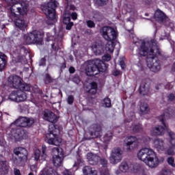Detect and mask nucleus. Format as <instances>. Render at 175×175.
Here are the masks:
<instances>
[{
	"instance_id": "nucleus-1",
	"label": "nucleus",
	"mask_w": 175,
	"mask_h": 175,
	"mask_svg": "<svg viewBox=\"0 0 175 175\" xmlns=\"http://www.w3.org/2000/svg\"><path fill=\"white\" fill-rule=\"evenodd\" d=\"M133 43L138 47L137 53L139 55L142 57L147 56L146 64L152 72H158L161 69V65L159 62L155 59L157 53L154 52V48L157 46L155 40H151L150 42H146L144 40L139 39L137 37H133Z\"/></svg>"
},
{
	"instance_id": "nucleus-2",
	"label": "nucleus",
	"mask_w": 175,
	"mask_h": 175,
	"mask_svg": "<svg viewBox=\"0 0 175 175\" xmlns=\"http://www.w3.org/2000/svg\"><path fill=\"white\" fill-rule=\"evenodd\" d=\"M173 114V110L171 109H167L164 114L159 118L161 122L162 123V126L159 125L156 126L150 130V135L152 136H163L165 135V132H167L168 136L170 138L171 147L167 150V154L168 155H174V150H175V133L169 129V127L165 123V120H167V118H170Z\"/></svg>"
},
{
	"instance_id": "nucleus-3",
	"label": "nucleus",
	"mask_w": 175,
	"mask_h": 175,
	"mask_svg": "<svg viewBox=\"0 0 175 175\" xmlns=\"http://www.w3.org/2000/svg\"><path fill=\"white\" fill-rule=\"evenodd\" d=\"M35 120L32 118H25L21 117L18 120H16L14 123L11 124V128L7 131V133L8 135V137L12 140H15V142H20V140H23L24 139V131L17 129H14L16 126H21L23 128H25L27 126H31Z\"/></svg>"
},
{
	"instance_id": "nucleus-4",
	"label": "nucleus",
	"mask_w": 175,
	"mask_h": 175,
	"mask_svg": "<svg viewBox=\"0 0 175 175\" xmlns=\"http://www.w3.org/2000/svg\"><path fill=\"white\" fill-rule=\"evenodd\" d=\"M137 157L149 167H157L159 164V160L157 157L155 152L150 148H143L139 150Z\"/></svg>"
},
{
	"instance_id": "nucleus-5",
	"label": "nucleus",
	"mask_w": 175,
	"mask_h": 175,
	"mask_svg": "<svg viewBox=\"0 0 175 175\" xmlns=\"http://www.w3.org/2000/svg\"><path fill=\"white\" fill-rule=\"evenodd\" d=\"M9 3V16L10 18H16L17 13L21 16H27L28 13V4L20 0H4Z\"/></svg>"
},
{
	"instance_id": "nucleus-6",
	"label": "nucleus",
	"mask_w": 175,
	"mask_h": 175,
	"mask_svg": "<svg viewBox=\"0 0 175 175\" xmlns=\"http://www.w3.org/2000/svg\"><path fill=\"white\" fill-rule=\"evenodd\" d=\"M87 76H96L99 72H106L107 66L102 60L94 59L84 63L83 66Z\"/></svg>"
},
{
	"instance_id": "nucleus-7",
	"label": "nucleus",
	"mask_w": 175,
	"mask_h": 175,
	"mask_svg": "<svg viewBox=\"0 0 175 175\" xmlns=\"http://www.w3.org/2000/svg\"><path fill=\"white\" fill-rule=\"evenodd\" d=\"M103 38L107 40L108 43L105 45V51L107 53L114 51V42L117 38V32L110 27H104L100 30Z\"/></svg>"
},
{
	"instance_id": "nucleus-8",
	"label": "nucleus",
	"mask_w": 175,
	"mask_h": 175,
	"mask_svg": "<svg viewBox=\"0 0 175 175\" xmlns=\"http://www.w3.org/2000/svg\"><path fill=\"white\" fill-rule=\"evenodd\" d=\"M55 8L57 3L51 1L42 6V10L43 13L46 14L49 18L48 24L53 25L57 23V16L55 15Z\"/></svg>"
},
{
	"instance_id": "nucleus-9",
	"label": "nucleus",
	"mask_w": 175,
	"mask_h": 175,
	"mask_svg": "<svg viewBox=\"0 0 175 175\" xmlns=\"http://www.w3.org/2000/svg\"><path fill=\"white\" fill-rule=\"evenodd\" d=\"M56 132H59L54 124L49 125V133L46 135L45 142L51 146H60L62 143V138L58 137Z\"/></svg>"
},
{
	"instance_id": "nucleus-10",
	"label": "nucleus",
	"mask_w": 175,
	"mask_h": 175,
	"mask_svg": "<svg viewBox=\"0 0 175 175\" xmlns=\"http://www.w3.org/2000/svg\"><path fill=\"white\" fill-rule=\"evenodd\" d=\"M8 83L10 87L20 90V91H31V85L25 83L23 79L17 75L10 76L8 78Z\"/></svg>"
},
{
	"instance_id": "nucleus-11",
	"label": "nucleus",
	"mask_w": 175,
	"mask_h": 175,
	"mask_svg": "<svg viewBox=\"0 0 175 175\" xmlns=\"http://www.w3.org/2000/svg\"><path fill=\"white\" fill-rule=\"evenodd\" d=\"M26 44H43V33L39 31H33L23 37Z\"/></svg>"
},
{
	"instance_id": "nucleus-12",
	"label": "nucleus",
	"mask_w": 175,
	"mask_h": 175,
	"mask_svg": "<svg viewBox=\"0 0 175 175\" xmlns=\"http://www.w3.org/2000/svg\"><path fill=\"white\" fill-rule=\"evenodd\" d=\"M33 158L34 161L38 162H44L47 158V146L45 145L42 146V151L39 148L34 149Z\"/></svg>"
},
{
	"instance_id": "nucleus-13",
	"label": "nucleus",
	"mask_w": 175,
	"mask_h": 175,
	"mask_svg": "<svg viewBox=\"0 0 175 175\" xmlns=\"http://www.w3.org/2000/svg\"><path fill=\"white\" fill-rule=\"evenodd\" d=\"M53 154V162L54 166L58 167L62 165L64 161V152L61 148H54L52 150Z\"/></svg>"
},
{
	"instance_id": "nucleus-14",
	"label": "nucleus",
	"mask_w": 175,
	"mask_h": 175,
	"mask_svg": "<svg viewBox=\"0 0 175 175\" xmlns=\"http://www.w3.org/2000/svg\"><path fill=\"white\" fill-rule=\"evenodd\" d=\"M27 94L21 91L12 92L9 96V99L13 102H16L17 103H21V102H25L27 100Z\"/></svg>"
},
{
	"instance_id": "nucleus-15",
	"label": "nucleus",
	"mask_w": 175,
	"mask_h": 175,
	"mask_svg": "<svg viewBox=\"0 0 175 175\" xmlns=\"http://www.w3.org/2000/svg\"><path fill=\"white\" fill-rule=\"evenodd\" d=\"M121 159H122L121 149L120 148H113L111 152L109 157L110 163L112 165H116V163L121 162Z\"/></svg>"
},
{
	"instance_id": "nucleus-16",
	"label": "nucleus",
	"mask_w": 175,
	"mask_h": 175,
	"mask_svg": "<svg viewBox=\"0 0 175 175\" xmlns=\"http://www.w3.org/2000/svg\"><path fill=\"white\" fill-rule=\"evenodd\" d=\"M140 143V139L135 136H129L125 139V145L124 148L126 151H132L135 148H133V144H135V147H137V144Z\"/></svg>"
},
{
	"instance_id": "nucleus-17",
	"label": "nucleus",
	"mask_w": 175,
	"mask_h": 175,
	"mask_svg": "<svg viewBox=\"0 0 175 175\" xmlns=\"http://www.w3.org/2000/svg\"><path fill=\"white\" fill-rule=\"evenodd\" d=\"M14 154L17 155L20 162L25 163L28 159V150L25 148L18 147L14 150Z\"/></svg>"
},
{
	"instance_id": "nucleus-18",
	"label": "nucleus",
	"mask_w": 175,
	"mask_h": 175,
	"mask_svg": "<svg viewBox=\"0 0 175 175\" xmlns=\"http://www.w3.org/2000/svg\"><path fill=\"white\" fill-rule=\"evenodd\" d=\"M86 157L90 165H98L99 161L103 166L105 167L106 166V165H107V161H106V159H100V157H98L96 154H94L92 153H88Z\"/></svg>"
},
{
	"instance_id": "nucleus-19",
	"label": "nucleus",
	"mask_w": 175,
	"mask_h": 175,
	"mask_svg": "<svg viewBox=\"0 0 175 175\" xmlns=\"http://www.w3.org/2000/svg\"><path fill=\"white\" fill-rule=\"evenodd\" d=\"M12 20L14 21L16 27L21 29V31H24L25 28L28 27V22L27 21L24 20L23 18H11Z\"/></svg>"
},
{
	"instance_id": "nucleus-20",
	"label": "nucleus",
	"mask_w": 175,
	"mask_h": 175,
	"mask_svg": "<svg viewBox=\"0 0 175 175\" xmlns=\"http://www.w3.org/2000/svg\"><path fill=\"white\" fill-rule=\"evenodd\" d=\"M9 172V167L6 163L5 158L2 155H0V175L8 174Z\"/></svg>"
},
{
	"instance_id": "nucleus-21",
	"label": "nucleus",
	"mask_w": 175,
	"mask_h": 175,
	"mask_svg": "<svg viewBox=\"0 0 175 175\" xmlns=\"http://www.w3.org/2000/svg\"><path fill=\"white\" fill-rule=\"evenodd\" d=\"M92 51L95 55H101L105 53V47L102 44L94 43L92 45Z\"/></svg>"
},
{
	"instance_id": "nucleus-22",
	"label": "nucleus",
	"mask_w": 175,
	"mask_h": 175,
	"mask_svg": "<svg viewBox=\"0 0 175 175\" xmlns=\"http://www.w3.org/2000/svg\"><path fill=\"white\" fill-rule=\"evenodd\" d=\"M85 90L86 92H89V94H92V95H95V94H96V90H98V85L95 82L90 83H87L85 86Z\"/></svg>"
},
{
	"instance_id": "nucleus-23",
	"label": "nucleus",
	"mask_w": 175,
	"mask_h": 175,
	"mask_svg": "<svg viewBox=\"0 0 175 175\" xmlns=\"http://www.w3.org/2000/svg\"><path fill=\"white\" fill-rule=\"evenodd\" d=\"M44 120H46V121H49V122L53 124V122H57V116H55V113L50 111H44Z\"/></svg>"
},
{
	"instance_id": "nucleus-24",
	"label": "nucleus",
	"mask_w": 175,
	"mask_h": 175,
	"mask_svg": "<svg viewBox=\"0 0 175 175\" xmlns=\"http://www.w3.org/2000/svg\"><path fill=\"white\" fill-rule=\"evenodd\" d=\"M119 169L120 172H122V173H126L128 172H131V170L133 169V165H129L126 163H122L119 167Z\"/></svg>"
},
{
	"instance_id": "nucleus-25",
	"label": "nucleus",
	"mask_w": 175,
	"mask_h": 175,
	"mask_svg": "<svg viewBox=\"0 0 175 175\" xmlns=\"http://www.w3.org/2000/svg\"><path fill=\"white\" fill-rule=\"evenodd\" d=\"M8 64V57L4 53H0V72L6 68Z\"/></svg>"
},
{
	"instance_id": "nucleus-26",
	"label": "nucleus",
	"mask_w": 175,
	"mask_h": 175,
	"mask_svg": "<svg viewBox=\"0 0 175 175\" xmlns=\"http://www.w3.org/2000/svg\"><path fill=\"white\" fill-rule=\"evenodd\" d=\"M154 148H157L158 151L165 150V144L162 139H155L154 141Z\"/></svg>"
},
{
	"instance_id": "nucleus-27",
	"label": "nucleus",
	"mask_w": 175,
	"mask_h": 175,
	"mask_svg": "<svg viewBox=\"0 0 175 175\" xmlns=\"http://www.w3.org/2000/svg\"><path fill=\"white\" fill-rule=\"evenodd\" d=\"M165 13H163L160 10H157L154 13V18L157 21H163L165 20Z\"/></svg>"
},
{
	"instance_id": "nucleus-28",
	"label": "nucleus",
	"mask_w": 175,
	"mask_h": 175,
	"mask_svg": "<svg viewBox=\"0 0 175 175\" xmlns=\"http://www.w3.org/2000/svg\"><path fill=\"white\" fill-rule=\"evenodd\" d=\"M148 85L146 83H142L139 88V92L142 95H148Z\"/></svg>"
},
{
	"instance_id": "nucleus-29",
	"label": "nucleus",
	"mask_w": 175,
	"mask_h": 175,
	"mask_svg": "<svg viewBox=\"0 0 175 175\" xmlns=\"http://www.w3.org/2000/svg\"><path fill=\"white\" fill-rule=\"evenodd\" d=\"M94 132L92 133V136H95V137H99L100 136V131H102V128L100 125H94Z\"/></svg>"
},
{
	"instance_id": "nucleus-30",
	"label": "nucleus",
	"mask_w": 175,
	"mask_h": 175,
	"mask_svg": "<svg viewBox=\"0 0 175 175\" xmlns=\"http://www.w3.org/2000/svg\"><path fill=\"white\" fill-rule=\"evenodd\" d=\"M148 105L146 103H142L140 105V111L142 114H147L148 113Z\"/></svg>"
},
{
	"instance_id": "nucleus-31",
	"label": "nucleus",
	"mask_w": 175,
	"mask_h": 175,
	"mask_svg": "<svg viewBox=\"0 0 175 175\" xmlns=\"http://www.w3.org/2000/svg\"><path fill=\"white\" fill-rule=\"evenodd\" d=\"M63 23L64 24H69V23H70V14H68V13L64 14Z\"/></svg>"
},
{
	"instance_id": "nucleus-32",
	"label": "nucleus",
	"mask_w": 175,
	"mask_h": 175,
	"mask_svg": "<svg viewBox=\"0 0 175 175\" xmlns=\"http://www.w3.org/2000/svg\"><path fill=\"white\" fill-rule=\"evenodd\" d=\"M102 105L104 107H111V100H110V98H105L102 101Z\"/></svg>"
},
{
	"instance_id": "nucleus-33",
	"label": "nucleus",
	"mask_w": 175,
	"mask_h": 175,
	"mask_svg": "<svg viewBox=\"0 0 175 175\" xmlns=\"http://www.w3.org/2000/svg\"><path fill=\"white\" fill-rule=\"evenodd\" d=\"M143 127H142V125L138 124L134 126H132L130 129V131H133L134 132H140L142 131Z\"/></svg>"
},
{
	"instance_id": "nucleus-34",
	"label": "nucleus",
	"mask_w": 175,
	"mask_h": 175,
	"mask_svg": "<svg viewBox=\"0 0 175 175\" xmlns=\"http://www.w3.org/2000/svg\"><path fill=\"white\" fill-rule=\"evenodd\" d=\"M111 137H113V134L111 132H108L107 135L103 137V142L105 143L110 142V140H111Z\"/></svg>"
},
{
	"instance_id": "nucleus-35",
	"label": "nucleus",
	"mask_w": 175,
	"mask_h": 175,
	"mask_svg": "<svg viewBox=\"0 0 175 175\" xmlns=\"http://www.w3.org/2000/svg\"><path fill=\"white\" fill-rule=\"evenodd\" d=\"M167 163L170 165V166H172V167H175V163H174V158L170 157L167 159Z\"/></svg>"
},
{
	"instance_id": "nucleus-36",
	"label": "nucleus",
	"mask_w": 175,
	"mask_h": 175,
	"mask_svg": "<svg viewBox=\"0 0 175 175\" xmlns=\"http://www.w3.org/2000/svg\"><path fill=\"white\" fill-rule=\"evenodd\" d=\"M125 9L129 13H135V8L132 5H126Z\"/></svg>"
},
{
	"instance_id": "nucleus-37",
	"label": "nucleus",
	"mask_w": 175,
	"mask_h": 175,
	"mask_svg": "<svg viewBox=\"0 0 175 175\" xmlns=\"http://www.w3.org/2000/svg\"><path fill=\"white\" fill-rule=\"evenodd\" d=\"M111 59V55L110 54H105L103 56V61H105L106 62H109Z\"/></svg>"
},
{
	"instance_id": "nucleus-38",
	"label": "nucleus",
	"mask_w": 175,
	"mask_h": 175,
	"mask_svg": "<svg viewBox=\"0 0 175 175\" xmlns=\"http://www.w3.org/2000/svg\"><path fill=\"white\" fill-rule=\"evenodd\" d=\"M87 25L89 28H95V23L92 21H87Z\"/></svg>"
},
{
	"instance_id": "nucleus-39",
	"label": "nucleus",
	"mask_w": 175,
	"mask_h": 175,
	"mask_svg": "<svg viewBox=\"0 0 175 175\" xmlns=\"http://www.w3.org/2000/svg\"><path fill=\"white\" fill-rule=\"evenodd\" d=\"M96 2L100 6H103V5L106 4V2H107V0H96Z\"/></svg>"
},
{
	"instance_id": "nucleus-40",
	"label": "nucleus",
	"mask_w": 175,
	"mask_h": 175,
	"mask_svg": "<svg viewBox=\"0 0 175 175\" xmlns=\"http://www.w3.org/2000/svg\"><path fill=\"white\" fill-rule=\"evenodd\" d=\"M66 29L69 31L70 29H71L72 27H73V23L72 22H70V23L66 24Z\"/></svg>"
},
{
	"instance_id": "nucleus-41",
	"label": "nucleus",
	"mask_w": 175,
	"mask_h": 175,
	"mask_svg": "<svg viewBox=\"0 0 175 175\" xmlns=\"http://www.w3.org/2000/svg\"><path fill=\"white\" fill-rule=\"evenodd\" d=\"M73 96H68V99H67V102L69 105H72V103H73Z\"/></svg>"
},
{
	"instance_id": "nucleus-42",
	"label": "nucleus",
	"mask_w": 175,
	"mask_h": 175,
	"mask_svg": "<svg viewBox=\"0 0 175 175\" xmlns=\"http://www.w3.org/2000/svg\"><path fill=\"white\" fill-rule=\"evenodd\" d=\"M43 65H46V59L42 58L40 61V66H43Z\"/></svg>"
},
{
	"instance_id": "nucleus-43",
	"label": "nucleus",
	"mask_w": 175,
	"mask_h": 175,
	"mask_svg": "<svg viewBox=\"0 0 175 175\" xmlns=\"http://www.w3.org/2000/svg\"><path fill=\"white\" fill-rule=\"evenodd\" d=\"M71 17H72V20H77V13L72 12L71 14Z\"/></svg>"
},
{
	"instance_id": "nucleus-44",
	"label": "nucleus",
	"mask_w": 175,
	"mask_h": 175,
	"mask_svg": "<svg viewBox=\"0 0 175 175\" xmlns=\"http://www.w3.org/2000/svg\"><path fill=\"white\" fill-rule=\"evenodd\" d=\"M30 169H31V172H36V170H37L36 165H31Z\"/></svg>"
},
{
	"instance_id": "nucleus-45",
	"label": "nucleus",
	"mask_w": 175,
	"mask_h": 175,
	"mask_svg": "<svg viewBox=\"0 0 175 175\" xmlns=\"http://www.w3.org/2000/svg\"><path fill=\"white\" fill-rule=\"evenodd\" d=\"M64 175H72V172L69 170H66L64 171Z\"/></svg>"
},
{
	"instance_id": "nucleus-46",
	"label": "nucleus",
	"mask_w": 175,
	"mask_h": 175,
	"mask_svg": "<svg viewBox=\"0 0 175 175\" xmlns=\"http://www.w3.org/2000/svg\"><path fill=\"white\" fill-rule=\"evenodd\" d=\"M45 79H46V81H47L48 83H50L51 81V78L49 75H46Z\"/></svg>"
},
{
	"instance_id": "nucleus-47",
	"label": "nucleus",
	"mask_w": 175,
	"mask_h": 175,
	"mask_svg": "<svg viewBox=\"0 0 175 175\" xmlns=\"http://www.w3.org/2000/svg\"><path fill=\"white\" fill-rule=\"evenodd\" d=\"M175 96L174 94H170L168 96L169 100H174Z\"/></svg>"
},
{
	"instance_id": "nucleus-48",
	"label": "nucleus",
	"mask_w": 175,
	"mask_h": 175,
	"mask_svg": "<svg viewBox=\"0 0 175 175\" xmlns=\"http://www.w3.org/2000/svg\"><path fill=\"white\" fill-rule=\"evenodd\" d=\"M46 36L47 40H53V36H51V34H50V33H47Z\"/></svg>"
},
{
	"instance_id": "nucleus-49",
	"label": "nucleus",
	"mask_w": 175,
	"mask_h": 175,
	"mask_svg": "<svg viewBox=\"0 0 175 175\" xmlns=\"http://www.w3.org/2000/svg\"><path fill=\"white\" fill-rule=\"evenodd\" d=\"M14 172L15 175H21L20 170L14 169Z\"/></svg>"
},
{
	"instance_id": "nucleus-50",
	"label": "nucleus",
	"mask_w": 175,
	"mask_h": 175,
	"mask_svg": "<svg viewBox=\"0 0 175 175\" xmlns=\"http://www.w3.org/2000/svg\"><path fill=\"white\" fill-rule=\"evenodd\" d=\"M73 81L75 83H76V84H79L80 83V79H79V78H74Z\"/></svg>"
},
{
	"instance_id": "nucleus-51",
	"label": "nucleus",
	"mask_w": 175,
	"mask_h": 175,
	"mask_svg": "<svg viewBox=\"0 0 175 175\" xmlns=\"http://www.w3.org/2000/svg\"><path fill=\"white\" fill-rule=\"evenodd\" d=\"M69 72H70V73H75V68L70 67Z\"/></svg>"
},
{
	"instance_id": "nucleus-52",
	"label": "nucleus",
	"mask_w": 175,
	"mask_h": 175,
	"mask_svg": "<svg viewBox=\"0 0 175 175\" xmlns=\"http://www.w3.org/2000/svg\"><path fill=\"white\" fill-rule=\"evenodd\" d=\"M120 65L122 69H124L125 68V63H124V62H120Z\"/></svg>"
},
{
	"instance_id": "nucleus-53",
	"label": "nucleus",
	"mask_w": 175,
	"mask_h": 175,
	"mask_svg": "<svg viewBox=\"0 0 175 175\" xmlns=\"http://www.w3.org/2000/svg\"><path fill=\"white\" fill-rule=\"evenodd\" d=\"M144 1L147 5H150L152 2V0H144Z\"/></svg>"
},
{
	"instance_id": "nucleus-54",
	"label": "nucleus",
	"mask_w": 175,
	"mask_h": 175,
	"mask_svg": "<svg viewBox=\"0 0 175 175\" xmlns=\"http://www.w3.org/2000/svg\"><path fill=\"white\" fill-rule=\"evenodd\" d=\"M100 174L101 175H109V171L105 170V172H100Z\"/></svg>"
},
{
	"instance_id": "nucleus-55",
	"label": "nucleus",
	"mask_w": 175,
	"mask_h": 175,
	"mask_svg": "<svg viewBox=\"0 0 175 175\" xmlns=\"http://www.w3.org/2000/svg\"><path fill=\"white\" fill-rule=\"evenodd\" d=\"M113 75V76H118L120 75V71L118 70L114 71Z\"/></svg>"
},
{
	"instance_id": "nucleus-56",
	"label": "nucleus",
	"mask_w": 175,
	"mask_h": 175,
	"mask_svg": "<svg viewBox=\"0 0 175 175\" xmlns=\"http://www.w3.org/2000/svg\"><path fill=\"white\" fill-rule=\"evenodd\" d=\"M120 171H118V170L116 171V174L118 175V174H120Z\"/></svg>"
},
{
	"instance_id": "nucleus-57",
	"label": "nucleus",
	"mask_w": 175,
	"mask_h": 175,
	"mask_svg": "<svg viewBox=\"0 0 175 175\" xmlns=\"http://www.w3.org/2000/svg\"><path fill=\"white\" fill-rule=\"evenodd\" d=\"M62 35H63L62 31H60V32H59V36H62Z\"/></svg>"
},
{
	"instance_id": "nucleus-58",
	"label": "nucleus",
	"mask_w": 175,
	"mask_h": 175,
	"mask_svg": "<svg viewBox=\"0 0 175 175\" xmlns=\"http://www.w3.org/2000/svg\"><path fill=\"white\" fill-rule=\"evenodd\" d=\"M28 175H33L32 172H30Z\"/></svg>"
},
{
	"instance_id": "nucleus-59",
	"label": "nucleus",
	"mask_w": 175,
	"mask_h": 175,
	"mask_svg": "<svg viewBox=\"0 0 175 175\" xmlns=\"http://www.w3.org/2000/svg\"><path fill=\"white\" fill-rule=\"evenodd\" d=\"M167 88H168L169 90H170V88H172V87H167Z\"/></svg>"
},
{
	"instance_id": "nucleus-60",
	"label": "nucleus",
	"mask_w": 175,
	"mask_h": 175,
	"mask_svg": "<svg viewBox=\"0 0 175 175\" xmlns=\"http://www.w3.org/2000/svg\"><path fill=\"white\" fill-rule=\"evenodd\" d=\"M64 68H66V66H65V64L64 65Z\"/></svg>"
},
{
	"instance_id": "nucleus-61",
	"label": "nucleus",
	"mask_w": 175,
	"mask_h": 175,
	"mask_svg": "<svg viewBox=\"0 0 175 175\" xmlns=\"http://www.w3.org/2000/svg\"><path fill=\"white\" fill-rule=\"evenodd\" d=\"M74 166H77V163H75V164L74 165Z\"/></svg>"
},
{
	"instance_id": "nucleus-62",
	"label": "nucleus",
	"mask_w": 175,
	"mask_h": 175,
	"mask_svg": "<svg viewBox=\"0 0 175 175\" xmlns=\"http://www.w3.org/2000/svg\"><path fill=\"white\" fill-rule=\"evenodd\" d=\"M1 7H2V5L0 4V9H1Z\"/></svg>"
},
{
	"instance_id": "nucleus-63",
	"label": "nucleus",
	"mask_w": 175,
	"mask_h": 175,
	"mask_svg": "<svg viewBox=\"0 0 175 175\" xmlns=\"http://www.w3.org/2000/svg\"><path fill=\"white\" fill-rule=\"evenodd\" d=\"M143 142H144V139H142Z\"/></svg>"
}]
</instances>
